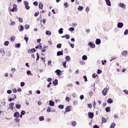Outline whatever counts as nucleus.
<instances>
[{
  "label": "nucleus",
  "instance_id": "nucleus-1",
  "mask_svg": "<svg viewBox=\"0 0 128 128\" xmlns=\"http://www.w3.org/2000/svg\"><path fill=\"white\" fill-rule=\"evenodd\" d=\"M88 46H90L91 48H96V44L93 43L92 42H89L88 44Z\"/></svg>",
  "mask_w": 128,
  "mask_h": 128
},
{
  "label": "nucleus",
  "instance_id": "nucleus-2",
  "mask_svg": "<svg viewBox=\"0 0 128 128\" xmlns=\"http://www.w3.org/2000/svg\"><path fill=\"white\" fill-rule=\"evenodd\" d=\"M108 88H104L102 91V94L103 96H106V94H108Z\"/></svg>",
  "mask_w": 128,
  "mask_h": 128
},
{
  "label": "nucleus",
  "instance_id": "nucleus-3",
  "mask_svg": "<svg viewBox=\"0 0 128 128\" xmlns=\"http://www.w3.org/2000/svg\"><path fill=\"white\" fill-rule=\"evenodd\" d=\"M10 12H18L17 6L16 4H14L13 8L10 10Z\"/></svg>",
  "mask_w": 128,
  "mask_h": 128
},
{
  "label": "nucleus",
  "instance_id": "nucleus-4",
  "mask_svg": "<svg viewBox=\"0 0 128 128\" xmlns=\"http://www.w3.org/2000/svg\"><path fill=\"white\" fill-rule=\"evenodd\" d=\"M24 4L25 6L26 10H30V7L28 6V2L26 1H24Z\"/></svg>",
  "mask_w": 128,
  "mask_h": 128
},
{
  "label": "nucleus",
  "instance_id": "nucleus-5",
  "mask_svg": "<svg viewBox=\"0 0 128 128\" xmlns=\"http://www.w3.org/2000/svg\"><path fill=\"white\" fill-rule=\"evenodd\" d=\"M36 51V48H32V49H29L28 50V54H32V52H35Z\"/></svg>",
  "mask_w": 128,
  "mask_h": 128
},
{
  "label": "nucleus",
  "instance_id": "nucleus-6",
  "mask_svg": "<svg viewBox=\"0 0 128 128\" xmlns=\"http://www.w3.org/2000/svg\"><path fill=\"white\" fill-rule=\"evenodd\" d=\"M55 74H56V75L60 76H62V71L58 69L55 71Z\"/></svg>",
  "mask_w": 128,
  "mask_h": 128
},
{
  "label": "nucleus",
  "instance_id": "nucleus-7",
  "mask_svg": "<svg viewBox=\"0 0 128 128\" xmlns=\"http://www.w3.org/2000/svg\"><path fill=\"white\" fill-rule=\"evenodd\" d=\"M117 26L118 28H122V26H124V23L121 22H118V23Z\"/></svg>",
  "mask_w": 128,
  "mask_h": 128
},
{
  "label": "nucleus",
  "instance_id": "nucleus-8",
  "mask_svg": "<svg viewBox=\"0 0 128 128\" xmlns=\"http://www.w3.org/2000/svg\"><path fill=\"white\" fill-rule=\"evenodd\" d=\"M88 116L89 118H94V114L93 112H88Z\"/></svg>",
  "mask_w": 128,
  "mask_h": 128
},
{
  "label": "nucleus",
  "instance_id": "nucleus-9",
  "mask_svg": "<svg viewBox=\"0 0 128 128\" xmlns=\"http://www.w3.org/2000/svg\"><path fill=\"white\" fill-rule=\"evenodd\" d=\"M14 118H20V112H16L14 114Z\"/></svg>",
  "mask_w": 128,
  "mask_h": 128
},
{
  "label": "nucleus",
  "instance_id": "nucleus-10",
  "mask_svg": "<svg viewBox=\"0 0 128 128\" xmlns=\"http://www.w3.org/2000/svg\"><path fill=\"white\" fill-rule=\"evenodd\" d=\"M52 84L54 86H58V79H55L52 82Z\"/></svg>",
  "mask_w": 128,
  "mask_h": 128
},
{
  "label": "nucleus",
  "instance_id": "nucleus-11",
  "mask_svg": "<svg viewBox=\"0 0 128 128\" xmlns=\"http://www.w3.org/2000/svg\"><path fill=\"white\" fill-rule=\"evenodd\" d=\"M96 44H100V42H102V41L100 40V38H96Z\"/></svg>",
  "mask_w": 128,
  "mask_h": 128
},
{
  "label": "nucleus",
  "instance_id": "nucleus-12",
  "mask_svg": "<svg viewBox=\"0 0 128 128\" xmlns=\"http://www.w3.org/2000/svg\"><path fill=\"white\" fill-rule=\"evenodd\" d=\"M122 56H126L128 54V51L124 50L121 53Z\"/></svg>",
  "mask_w": 128,
  "mask_h": 128
},
{
  "label": "nucleus",
  "instance_id": "nucleus-13",
  "mask_svg": "<svg viewBox=\"0 0 128 128\" xmlns=\"http://www.w3.org/2000/svg\"><path fill=\"white\" fill-rule=\"evenodd\" d=\"M105 2H106V5L108 6H112L110 0H105Z\"/></svg>",
  "mask_w": 128,
  "mask_h": 128
},
{
  "label": "nucleus",
  "instance_id": "nucleus-14",
  "mask_svg": "<svg viewBox=\"0 0 128 128\" xmlns=\"http://www.w3.org/2000/svg\"><path fill=\"white\" fill-rule=\"evenodd\" d=\"M49 105L50 106H54V102L52 100H50L49 101Z\"/></svg>",
  "mask_w": 128,
  "mask_h": 128
},
{
  "label": "nucleus",
  "instance_id": "nucleus-15",
  "mask_svg": "<svg viewBox=\"0 0 128 128\" xmlns=\"http://www.w3.org/2000/svg\"><path fill=\"white\" fill-rule=\"evenodd\" d=\"M72 108L71 106H68L66 108V112H70L72 110H70V108Z\"/></svg>",
  "mask_w": 128,
  "mask_h": 128
},
{
  "label": "nucleus",
  "instance_id": "nucleus-16",
  "mask_svg": "<svg viewBox=\"0 0 128 128\" xmlns=\"http://www.w3.org/2000/svg\"><path fill=\"white\" fill-rule=\"evenodd\" d=\"M64 56L62 51H58L57 52V56Z\"/></svg>",
  "mask_w": 128,
  "mask_h": 128
},
{
  "label": "nucleus",
  "instance_id": "nucleus-17",
  "mask_svg": "<svg viewBox=\"0 0 128 128\" xmlns=\"http://www.w3.org/2000/svg\"><path fill=\"white\" fill-rule=\"evenodd\" d=\"M107 102L108 104H112V102H114V100H112L110 98H109L108 100H107Z\"/></svg>",
  "mask_w": 128,
  "mask_h": 128
},
{
  "label": "nucleus",
  "instance_id": "nucleus-18",
  "mask_svg": "<svg viewBox=\"0 0 128 128\" xmlns=\"http://www.w3.org/2000/svg\"><path fill=\"white\" fill-rule=\"evenodd\" d=\"M65 60H66V62H70V56H66L65 57Z\"/></svg>",
  "mask_w": 128,
  "mask_h": 128
},
{
  "label": "nucleus",
  "instance_id": "nucleus-19",
  "mask_svg": "<svg viewBox=\"0 0 128 128\" xmlns=\"http://www.w3.org/2000/svg\"><path fill=\"white\" fill-rule=\"evenodd\" d=\"M119 6L122 8H126V4L124 3H120Z\"/></svg>",
  "mask_w": 128,
  "mask_h": 128
},
{
  "label": "nucleus",
  "instance_id": "nucleus-20",
  "mask_svg": "<svg viewBox=\"0 0 128 128\" xmlns=\"http://www.w3.org/2000/svg\"><path fill=\"white\" fill-rule=\"evenodd\" d=\"M39 8L40 10H42V8H44V4H42V2H40L38 4Z\"/></svg>",
  "mask_w": 128,
  "mask_h": 128
},
{
  "label": "nucleus",
  "instance_id": "nucleus-21",
  "mask_svg": "<svg viewBox=\"0 0 128 128\" xmlns=\"http://www.w3.org/2000/svg\"><path fill=\"white\" fill-rule=\"evenodd\" d=\"M58 34H64V28H60L58 30Z\"/></svg>",
  "mask_w": 128,
  "mask_h": 128
},
{
  "label": "nucleus",
  "instance_id": "nucleus-22",
  "mask_svg": "<svg viewBox=\"0 0 128 128\" xmlns=\"http://www.w3.org/2000/svg\"><path fill=\"white\" fill-rule=\"evenodd\" d=\"M24 30V26L21 25L20 26V28H19V31L20 32H23Z\"/></svg>",
  "mask_w": 128,
  "mask_h": 128
},
{
  "label": "nucleus",
  "instance_id": "nucleus-23",
  "mask_svg": "<svg viewBox=\"0 0 128 128\" xmlns=\"http://www.w3.org/2000/svg\"><path fill=\"white\" fill-rule=\"evenodd\" d=\"M82 60H88V56H86V55H84L82 56Z\"/></svg>",
  "mask_w": 128,
  "mask_h": 128
},
{
  "label": "nucleus",
  "instance_id": "nucleus-24",
  "mask_svg": "<svg viewBox=\"0 0 128 128\" xmlns=\"http://www.w3.org/2000/svg\"><path fill=\"white\" fill-rule=\"evenodd\" d=\"M15 106L17 110H20L22 108V106L20 104H16Z\"/></svg>",
  "mask_w": 128,
  "mask_h": 128
},
{
  "label": "nucleus",
  "instance_id": "nucleus-25",
  "mask_svg": "<svg viewBox=\"0 0 128 128\" xmlns=\"http://www.w3.org/2000/svg\"><path fill=\"white\" fill-rule=\"evenodd\" d=\"M35 48H36V50H38V48H39V50H42V46L40 45H37L35 47Z\"/></svg>",
  "mask_w": 128,
  "mask_h": 128
},
{
  "label": "nucleus",
  "instance_id": "nucleus-26",
  "mask_svg": "<svg viewBox=\"0 0 128 128\" xmlns=\"http://www.w3.org/2000/svg\"><path fill=\"white\" fill-rule=\"evenodd\" d=\"M15 48H20V44L18 43L16 44H15Z\"/></svg>",
  "mask_w": 128,
  "mask_h": 128
},
{
  "label": "nucleus",
  "instance_id": "nucleus-27",
  "mask_svg": "<svg viewBox=\"0 0 128 128\" xmlns=\"http://www.w3.org/2000/svg\"><path fill=\"white\" fill-rule=\"evenodd\" d=\"M58 108H60V110H64V106L62 104H60L58 106Z\"/></svg>",
  "mask_w": 128,
  "mask_h": 128
},
{
  "label": "nucleus",
  "instance_id": "nucleus-28",
  "mask_svg": "<svg viewBox=\"0 0 128 128\" xmlns=\"http://www.w3.org/2000/svg\"><path fill=\"white\" fill-rule=\"evenodd\" d=\"M39 120L40 122H42V120H44V116H41L39 117Z\"/></svg>",
  "mask_w": 128,
  "mask_h": 128
},
{
  "label": "nucleus",
  "instance_id": "nucleus-29",
  "mask_svg": "<svg viewBox=\"0 0 128 128\" xmlns=\"http://www.w3.org/2000/svg\"><path fill=\"white\" fill-rule=\"evenodd\" d=\"M78 9V10H79L80 12H82V10H84V7L82 6H79Z\"/></svg>",
  "mask_w": 128,
  "mask_h": 128
},
{
  "label": "nucleus",
  "instance_id": "nucleus-30",
  "mask_svg": "<svg viewBox=\"0 0 128 128\" xmlns=\"http://www.w3.org/2000/svg\"><path fill=\"white\" fill-rule=\"evenodd\" d=\"M116 124L114 123V122H113L110 126V128H114Z\"/></svg>",
  "mask_w": 128,
  "mask_h": 128
},
{
  "label": "nucleus",
  "instance_id": "nucleus-31",
  "mask_svg": "<svg viewBox=\"0 0 128 128\" xmlns=\"http://www.w3.org/2000/svg\"><path fill=\"white\" fill-rule=\"evenodd\" d=\"M46 34L47 36H50V34H52V32H50V30H46Z\"/></svg>",
  "mask_w": 128,
  "mask_h": 128
},
{
  "label": "nucleus",
  "instance_id": "nucleus-32",
  "mask_svg": "<svg viewBox=\"0 0 128 128\" xmlns=\"http://www.w3.org/2000/svg\"><path fill=\"white\" fill-rule=\"evenodd\" d=\"M106 112H110V108L108 106L106 107Z\"/></svg>",
  "mask_w": 128,
  "mask_h": 128
},
{
  "label": "nucleus",
  "instance_id": "nucleus-33",
  "mask_svg": "<svg viewBox=\"0 0 128 128\" xmlns=\"http://www.w3.org/2000/svg\"><path fill=\"white\" fill-rule=\"evenodd\" d=\"M62 64L64 66V68H66V61H64L62 62Z\"/></svg>",
  "mask_w": 128,
  "mask_h": 128
},
{
  "label": "nucleus",
  "instance_id": "nucleus-34",
  "mask_svg": "<svg viewBox=\"0 0 128 128\" xmlns=\"http://www.w3.org/2000/svg\"><path fill=\"white\" fill-rule=\"evenodd\" d=\"M52 108H50V107L48 106L47 108V110H46L47 112H52Z\"/></svg>",
  "mask_w": 128,
  "mask_h": 128
},
{
  "label": "nucleus",
  "instance_id": "nucleus-35",
  "mask_svg": "<svg viewBox=\"0 0 128 128\" xmlns=\"http://www.w3.org/2000/svg\"><path fill=\"white\" fill-rule=\"evenodd\" d=\"M102 122H106V118L102 116Z\"/></svg>",
  "mask_w": 128,
  "mask_h": 128
},
{
  "label": "nucleus",
  "instance_id": "nucleus-36",
  "mask_svg": "<svg viewBox=\"0 0 128 128\" xmlns=\"http://www.w3.org/2000/svg\"><path fill=\"white\" fill-rule=\"evenodd\" d=\"M68 30H69V32H74V28L73 27H71L68 28Z\"/></svg>",
  "mask_w": 128,
  "mask_h": 128
},
{
  "label": "nucleus",
  "instance_id": "nucleus-37",
  "mask_svg": "<svg viewBox=\"0 0 128 128\" xmlns=\"http://www.w3.org/2000/svg\"><path fill=\"white\" fill-rule=\"evenodd\" d=\"M62 44H58L57 45H56V48H62Z\"/></svg>",
  "mask_w": 128,
  "mask_h": 128
},
{
  "label": "nucleus",
  "instance_id": "nucleus-38",
  "mask_svg": "<svg viewBox=\"0 0 128 128\" xmlns=\"http://www.w3.org/2000/svg\"><path fill=\"white\" fill-rule=\"evenodd\" d=\"M36 60L38 62L39 60H40V54H38V53H36Z\"/></svg>",
  "mask_w": 128,
  "mask_h": 128
},
{
  "label": "nucleus",
  "instance_id": "nucleus-39",
  "mask_svg": "<svg viewBox=\"0 0 128 128\" xmlns=\"http://www.w3.org/2000/svg\"><path fill=\"white\" fill-rule=\"evenodd\" d=\"M65 38H66V40H70V35L66 34H65Z\"/></svg>",
  "mask_w": 128,
  "mask_h": 128
},
{
  "label": "nucleus",
  "instance_id": "nucleus-40",
  "mask_svg": "<svg viewBox=\"0 0 128 128\" xmlns=\"http://www.w3.org/2000/svg\"><path fill=\"white\" fill-rule=\"evenodd\" d=\"M102 70L98 69L97 70V74H102Z\"/></svg>",
  "mask_w": 128,
  "mask_h": 128
},
{
  "label": "nucleus",
  "instance_id": "nucleus-41",
  "mask_svg": "<svg viewBox=\"0 0 128 128\" xmlns=\"http://www.w3.org/2000/svg\"><path fill=\"white\" fill-rule=\"evenodd\" d=\"M24 28H25V30H28V28H30V25L26 24L24 26Z\"/></svg>",
  "mask_w": 128,
  "mask_h": 128
},
{
  "label": "nucleus",
  "instance_id": "nucleus-42",
  "mask_svg": "<svg viewBox=\"0 0 128 128\" xmlns=\"http://www.w3.org/2000/svg\"><path fill=\"white\" fill-rule=\"evenodd\" d=\"M72 126H76V121L72 122Z\"/></svg>",
  "mask_w": 128,
  "mask_h": 128
},
{
  "label": "nucleus",
  "instance_id": "nucleus-43",
  "mask_svg": "<svg viewBox=\"0 0 128 128\" xmlns=\"http://www.w3.org/2000/svg\"><path fill=\"white\" fill-rule=\"evenodd\" d=\"M10 44V42L8 41H6L4 44V46H8Z\"/></svg>",
  "mask_w": 128,
  "mask_h": 128
},
{
  "label": "nucleus",
  "instance_id": "nucleus-44",
  "mask_svg": "<svg viewBox=\"0 0 128 128\" xmlns=\"http://www.w3.org/2000/svg\"><path fill=\"white\" fill-rule=\"evenodd\" d=\"M96 76H98V74H93L92 75V77L93 78H96Z\"/></svg>",
  "mask_w": 128,
  "mask_h": 128
},
{
  "label": "nucleus",
  "instance_id": "nucleus-45",
  "mask_svg": "<svg viewBox=\"0 0 128 128\" xmlns=\"http://www.w3.org/2000/svg\"><path fill=\"white\" fill-rule=\"evenodd\" d=\"M33 4L34 6H38V2H33Z\"/></svg>",
  "mask_w": 128,
  "mask_h": 128
},
{
  "label": "nucleus",
  "instance_id": "nucleus-46",
  "mask_svg": "<svg viewBox=\"0 0 128 128\" xmlns=\"http://www.w3.org/2000/svg\"><path fill=\"white\" fill-rule=\"evenodd\" d=\"M128 34V30L126 29L124 32V36H127Z\"/></svg>",
  "mask_w": 128,
  "mask_h": 128
},
{
  "label": "nucleus",
  "instance_id": "nucleus-47",
  "mask_svg": "<svg viewBox=\"0 0 128 128\" xmlns=\"http://www.w3.org/2000/svg\"><path fill=\"white\" fill-rule=\"evenodd\" d=\"M40 14V12L37 11L36 12L34 13V16H38Z\"/></svg>",
  "mask_w": 128,
  "mask_h": 128
},
{
  "label": "nucleus",
  "instance_id": "nucleus-48",
  "mask_svg": "<svg viewBox=\"0 0 128 128\" xmlns=\"http://www.w3.org/2000/svg\"><path fill=\"white\" fill-rule=\"evenodd\" d=\"M22 116H24V114H26V111L22 110L21 112H20Z\"/></svg>",
  "mask_w": 128,
  "mask_h": 128
},
{
  "label": "nucleus",
  "instance_id": "nucleus-49",
  "mask_svg": "<svg viewBox=\"0 0 128 128\" xmlns=\"http://www.w3.org/2000/svg\"><path fill=\"white\" fill-rule=\"evenodd\" d=\"M80 64H86V62L84 60H80Z\"/></svg>",
  "mask_w": 128,
  "mask_h": 128
},
{
  "label": "nucleus",
  "instance_id": "nucleus-50",
  "mask_svg": "<svg viewBox=\"0 0 128 128\" xmlns=\"http://www.w3.org/2000/svg\"><path fill=\"white\" fill-rule=\"evenodd\" d=\"M92 94H94V92H92V91H90L89 92V96L92 97Z\"/></svg>",
  "mask_w": 128,
  "mask_h": 128
},
{
  "label": "nucleus",
  "instance_id": "nucleus-51",
  "mask_svg": "<svg viewBox=\"0 0 128 128\" xmlns=\"http://www.w3.org/2000/svg\"><path fill=\"white\" fill-rule=\"evenodd\" d=\"M24 40L26 42H28V38L26 36L24 37Z\"/></svg>",
  "mask_w": 128,
  "mask_h": 128
},
{
  "label": "nucleus",
  "instance_id": "nucleus-52",
  "mask_svg": "<svg viewBox=\"0 0 128 128\" xmlns=\"http://www.w3.org/2000/svg\"><path fill=\"white\" fill-rule=\"evenodd\" d=\"M18 22H24V20H22V18H18Z\"/></svg>",
  "mask_w": 128,
  "mask_h": 128
},
{
  "label": "nucleus",
  "instance_id": "nucleus-53",
  "mask_svg": "<svg viewBox=\"0 0 128 128\" xmlns=\"http://www.w3.org/2000/svg\"><path fill=\"white\" fill-rule=\"evenodd\" d=\"M83 78H84V82H88V78L86 77V76H83Z\"/></svg>",
  "mask_w": 128,
  "mask_h": 128
},
{
  "label": "nucleus",
  "instance_id": "nucleus-54",
  "mask_svg": "<svg viewBox=\"0 0 128 128\" xmlns=\"http://www.w3.org/2000/svg\"><path fill=\"white\" fill-rule=\"evenodd\" d=\"M73 104H75L76 106L78 104V100H74L73 102Z\"/></svg>",
  "mask_w": 128,
  "mask_h": 128
},
{
  "label": "nucleus",
  "instance_id": "nucleus-55",
  "mask_svg": "<svg viewBox=\"0 0 128 128\" xmlns=\"http://www.w3.org/2000/svg\"><path fill=\"white\" fill-rule=\"evenodd\" d=\"M52 79L50 78H48V79L46 80L47 82H52Z\"/></svg>",
  "mask_w": 128,
  "mask_h": 128
},
{
  "label": "nucleus",
  "instance_id": "nucleus-56",
  "mask_svg": "<svg viewBox=\"0 0 128 128\" xmlns=\"http://www.w3.org/2000/svg\"><path fill=\"white\" fill-rule=\"evenodd\" d=\"M12 92L14 93L18 92V90L16 88L12 89Z\"/></svg>",
  "mask_w": 128,
  "mask_h": 128
},
{
  "label": "nucleus",
  "instance_id": "nucleus-57",
  "mask_svg": "<svg viewBox=\"0 0 128 128\" xmlns=\"http://www.w3.org/2000/svg\"><path fill=\"white\" fill-rule=\"evenodd\" d=\"M80 100H84V95H81L80 96Z\"/></svg>",
  "mask_w": 128,
  "mask_h": 128
},
{
  "label": "nucleus",
  "instance_id": "nucleus-58",
  "mask_svg": "<svg viewBox=\"0 0 128 128\" xmlns=\"http://www.w3.org/2000/svg\"><path fill=\"white\" fill-rule=\"evenodd\" d=\"M68 2H66L64 4V6H65V8H68Z\"/></svg>",
  "mask_w": 128,
  "mask_h": 128
},
{
  "label": "nucleus",
  "instance_id": "nucleus-59",
  "mask_svg": "<svg viewBox=\"0 0 128 128\" xmlns=\"http://www.w3.org/2000/svg\"><path fill=\"white\" fill-rule=\"evenodd\" d=\"M26 74H31V76H32V74L30 72V70H28L27 72H26Z\"/></svg>",
  "mask_w": 128,
  "mask_h": 128
},
{
  "label": "nucleus",
  "instance_id": "nucleus-60",
  "mask_svg": "<svg viewBox=\"0 0 128 128\" xmlns=\"http://www.w3.org/2000/svg\"><path fill=\"white\" fill-rule=\"evenodd\" d=\"M26 84H24V82H20V86H24V85Z\"/></svg>",
  "mask_w": 128,
  "mask_h": 128
},
{
  "label": "nucleus",
  "instance_id": "nucleus-61",
  "mask_svg": "<svg viewBox=\"0 0 128 128\" xmlns=\"http://www.w3.org/2000/svg\"><path fill=\"white\" fill-rule=\"evenodd\" d=\"M88 106L89 108H92V104H88Z\"/></svg>",
  "mask_w": 128,
  "mask_h": 128
},
{
  "label": "nucleus",
  "instance_id": "nucleus-62",
  "mask_svg": "<svg viewBox=\"0 0 128 128\" xmlns=\"http://www.w3.org/2000/svg\"><path fill=\"white\" fill-rule=\"evenodd\" d=\"M12 90H7V94H12Z\"/></svg>",
  "mask_w": 128,
  "mask_h": 128
},
{
  "label": "nucleus",
  "instance_id": "nucleus-63",
  "mask_svg": "<svg viewBox=\"0 0 128 128\" xmlns=\"http://www.w3.org/2000/svg\"><path fill=\"white\" fill-rule=\"evenodd\" d=\"M93 128H100V126H98L97 124H94L93 126Z\"/></svg>",
  "mask_w": 128,
  "mask_h": 128
},
{
  "label": "nucleus",
  "instance_id": "nucleus-64",
  "mask_svg": "<svg viewBox=\"0 0 128 128\" xmlns=\"http://www.w3.org/2000/svg\"><path fill=\"white\" fill-rule=\"evenodd\" d=\"M41 52H46V49L42 47V49L41 50Z\"/></svg>",
  "mask_w": 128,
  "mask_h": 128
}]
</instances>
